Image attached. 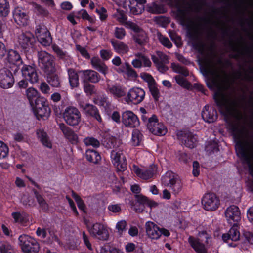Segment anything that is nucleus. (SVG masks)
<instances>
[{"label": "nucleus", "instance_id": "nucleus-1", "mask_svg": "<svg viewBox=\"0 0 253 253\" xmlns=\"http://www.w3.org/2000/svg\"><path fill=\"white\" fill-rule=\"evenodd\" d=\"M162 184L171 190L173 194L177 195L181 192L183 183L180 177L172 171H167L162 177Z\"/></svg>", "mask_w": 253, "mask_h": 253}, {"label": "nucleus", "instance_id": "nucleus-2", "mask_svg": "<svg viewBox=\"0 0 253 253\" xmlns=\"http://www.w3.org/2000/svg\"><path fill=\"white\" fill-rule=\"evenodd\" d=\"M147 236L152 240L159 239L162 235L169 237L170 235L169 230L164 228H160L152 221H147L145 224Z\"/></svg>", "mask_w": 253, "mask_h": 253}, {"label": "nucleus", "instance_id": "nucleus-3", "mask_svg": "<svg viewBox=\"0 0 253 253\" xmlns=\"http://www.w3.org/2000/svg\"><path fill=\"white\" fill-rule=\"evenodd\" d=\"M87 227L90 234L99 240H107L109 237L108 227L104 224L89 223L87 225Z\"/></svg>", "mask_w": 253, "mask_h": 253}, {"label": "nucleus", "instance_id": "nucleus-4", "mask_svg": "<svg viewBox=\"0 0 253 253\" xmlns=\"http://www.w3.org/2000/svg\"><path fill=\"white\" fill-rule=\"evenodd\" d=\"M198 237L199 238L197 239L190 236L188 238V242L190 246L197 253H206L207 249L205 245L200 242V240H203L205 239L206 242L208 243V239L210 237L209 232H200Z\"/></svg>", "mask_w": 253, "mask_h": 253}, {"label": "nucleus", "instance_id": "nucleus-5", "mask_svg": "<svg viewBox=\"0 0 253 253\" xmlns=\"http://www.w3.org/2000/svg\"><path fill=\"white\" fill-rule=\"evenodd\" d=\"M19 241L24 253H35L39 250V246L36 241L28 235H21L19 237Z\"/></svg>", "mask_w": 253, "mask_h": 253}, {"label": "nucleus", "instance_id": "nucleus-6", "mask_svg": "<svg viewBox=\"0 0 253 253\" xmlns=\"http://www.w3.org/2000/svg\"><path fill=\"white\" fill-rule=\"evenodd\" d=\"M111 160L118 170L124 171L126 169V160L122 149L115 148L111 152Z\"/></svg>", "mask_w": 253, "mask_h": 253}, {"label": "nucleus", "instance_id": "nucleus-7", "mask_svg": "<svg viewBox=\"0 0 253 253\" xmlns=\"http://www.w3.org/2000/svg\"><path fill=\"white\" fill-rule=\"evenodd\" d=\"M145 92L144 90L138 87L130 88L126 94L125 100L127 104H138L144 99Z\"/></svg>", "mask_w": 253, "mask_h": 253}, {"label": "nucleus", "instance_id": "nucleus-8", "mask_svg": "<svg viewBox=\"0 0 253 253\" xmlns=\"http://www.w3.org/2000/svg\"><path fill=\"white\" fill-rule=\"evenodd\" d=\"M38 62L39 65L46 72H53L55 71L54 58L44 51L38 52Z\"/></svg>", "mask_w": 253, "mask_h": 253}, {"label": "nucleus", "instance_id": "nucleus-9", "mask_svg": "<svg viewBox=\"0 0 253 253\" xmlns=\"http://www.w3.org/2000/svg\"><path fill=\"white\" fill-rule=\"evenodd\" d=\"M63 115L65 121L70 126H77L81 121V113L75 107L69 106L66 108Z\"/></svg>", "mask_w": 253, "mask_h": 253}, {"label": "nucleus", "instance_id": "nucleus-10", "mask_svg": "<svg viewBox=\"0 0 253 253\" xmlns=\"http://www.w3.org/2000/svg\"><path fill=\"white\" fill-rule=\"evenodd\" d=\"M201 203L204 209L208 211H213L217 209L220 205L219 198L214 193L205 194L202 199Z\"/></svg>", "mask_w": 253, "mask_h": 253}, {"label": "nucleus", "instance_id": "nucleus-11", "mask_svg": "<svg viewBox=\"0 0 253 253\" xmlns=\"http://www.w3.org/2000/svg\"><path fill=\"white\" fill-rule=\"evenodd\" d=\"M146 2V0H125L122 6L126 11L129 10L132 13L137 15L143 11Z\"/></svg>", "mask_w": 253, "mask_h": 253}, {"label": "nucleus", "instance_id": "nucleus-12", "mask_svg": "<svg viewBox=\"0 0 253 253\" xmlns=\"http://www.w3.org/2000/svg\"><path fill=\"white\" fill-rule=\"evenodd\" d=\"M35 113L37 117L40 118H47L50 113L47 100L44 97H40L36 102Z\"/></svg>", "mask_w": 253, "mask_h": 253}, {"label": "nucleus", "instance_id": "nucleus-13", "mask_svg": "<svg viewBox=\"0 0 253 253\" xmlns=\"http://www.w3.org/2000/svg\"><path fill=\"white\" fill-rule=\"evenodd\" d=\"M147 127L153 134L157 135H164L166 134L167 129L162 123L159 122L157 117L152 115L149 118Z\"/></svg>", "mask_w": 253, "mask_h": 253}, {"label": "nucleus", "instance_id": "nucleus-14", "mask_svg": "<svg viewBox=\"0 0 253 253\" xmlns=\"http://www.w3.org/2000/svg\"><path fill=\"white\" fill-rule=\"evenodd\" d=\"M21 70L22 75L26 80L28 81L32 84L38 82L39 76L35 67L28 65H24Z\"/></svg>", "mask_w": 253, "mask_h": 253}, {"label": "nucleus", "instance_id": "nucleus-15", "mask_svg": "<svg viewBox=\"0 0 253 253\" xmlns=\"http://www.w3.org/2000/svg\"><path fill=\"white\" fill-rule=\"evenodd\" d=\"M225 217L229 223L236 225L241 219V213L238 207L232 205L225 212Z\"/></svg>", "mask_w": 253, "mask_h": 253}, {"label": "nucleus", "instance_id": "nucleus-16", "mask_svg": "<svg viewBox=\"0 0 253 253\" xmlns=\"http://www.w3.org/2000/svg\"><path fill=\"white\" fill-rule=\"evenodd\" d=\"M122 122L126 126L135 127L139 125L137 116L131 111H126L122 114Z\"/></svg>", "mask_w": 253, "mask_h": 253}, {"label": "nucleus", "instance_id": "nucleus-17", "mask_svg": "<svg viewBox=\"0 0 253 253\" xmlns=\"http://www.w3.org/2000/svg\"><path fill=\"white\" fill-rule=\"evenodd\" d=\"M14 83V80L12 73L8 70L0 71V86L3 88L11 87Z\"/></svg>", "mask_w": 253, "mask_h": 253}, {"label": "nucleus", "instance_id": "nucleus-18", "mask_svg": "<svg viewBox=\"0 0 253 253\" xmlns=\"http://www.w3.org/2000/svg\"><path fill=\"white\" fill-rule=\"evenodd\" d=\"M131 169L133 172L143 179H148L151 178L157 170V167L155 165L151 166L148 169H142L137 166L133 165Z\"/></svg>", "mask_w": 253, "mask_h": 253}, {"label": "nucleus", "instance_id": "nucleus-19", "mask_svg": "<svg viewBox=\"0 0 253 253\" xmlns=\"http://www.w3.org/2000/svg\"><path fill=\"white\" fill-rule=\"evenodd\" d=\"M157 57L152 56V59L153 62L160 71L164 72L167 71L168 68L164 64L168 62L167 56L160 51L157 52Z\"/></svg>", "mask_w": 253, "mask_h": 253}, {"label": "nucleus", "instance_id": "nucleus-20", "mask_svg": "<svg viewBox=\"0 0 253 253\" xmlns=\"http://www.w3.org/2000/svg\"><path fill=\"white\" fill-rule=\"evenodd\" d=\"M13 18L15 22L20 26L26 25L28 23V15L24 10L19 7L14 10Z\"/></svg>", "mask_w": 253, "mask_h": 253}, {"label": "nucleus", "instance_id": "nucleus-21", "mask_svg": "<svg viewBox=\"0 0 253 253\" xmlns=\"http://www.w3.org/2000/svg\"><path fill=\"white\" fill-rule=\"evenodd\" d=\"M34 35L30 32H26L19 37V44L23 48H27L31 46L35 42Z\"/></svg>", "mask_w": 253, "mask_h": 253}, {"label": "nucleus", "instance_id": "nucleus-22", "mask_svg": "<svg viewBox=\"0 0 253 253\" xmlns=\"http://www.w3.org/2000/svg\"><path fill=\"white\" fill-rule=\"evenodd\" d=\"M106 91L115 98H120L124 96L126 94V88L120 85H110L107 84Z\"/></svg>", "mask_w": 253, "mask_h": 253}, {"label": "nucleus", "instance_id": "nucleus-23", "mask_svg": "<svg viewBox=\"0 0 253 253\" xmlns=\"http://www.w3.org/2000/svg\"><path fill=\"white\" fill-rule=\"evenodd\" d=\"M80 107L87 115L93 117L98 122H101V116L98 114V110L95 107L90 104H80Z\"/></svg>", "mask_w": 253, "mask_h": 253}, {"label": "nucleus", "instance_id": "nucleus-24", "mask_svg": "<svg viewBox=\"0 0 253 253\" xmlns=\"http://www.w3.org/2000/svg\"><path fill=\"white\" fill-rule=\"evenodd\" d=\"M59 128L63 133L65 137L72 143H77L78 141V135L64 124H59Z\"/></svg>", "mask_w": 253, "mask_h": 253}, {"label": "nucleus", "instance_id": "nucleus-25", "mask_svg": "<svg viewBox=\"0 0 253 253\" xmlns=\"http://www.w3.org/2000/svg\"><path fill=\"white\" fill-rule=\"evenodd\" d=\"M137 58L132 61V64L134 67L136 68H141L142 66L150 67L151 62L149 58L141 54H136Z\"/></svg>", "mask_w": 253, "mask_h": 253}, {"label": "nucleus", "instance_id": "nucleus-26", "mask_svg": "<svg viewBox=\"0 0 253 253\" xmlns=\"http://www.w3.org/2000/svg\"><path fill=\"white\" fill-rule=\"evenodd\" d=\"M25 95L31 106H34L36 104L39 98L42 97L40 96L38 91L33 87H29L26 90Z\"/></svg>", "mask_w": 253, "mask_h": 253}, {"label": "nucleus", "instance_id": "nucleus-27", "mask_svg": "<svg viewBox=\"0 0 253 253\" xmlns=\"http://www.w3.org/2000/svg\"><path fill=\"white\" fill-rule=\"evenodd\" d=\"M83 74V78L84 80L96 83L99 81V75L92 70H86L80 71Z\"/></svg>", "mask_w": 253, "mask_h": 253}, {"label": "nucleus", "instance_id": "nucleus-28", "mask_svg": "<svg viewBox=\"0 0 253 253\" xmlns=\"http://www.w3.org/2000/svg\"><path fill=\"white\" fill-rule=\"evenodd\" d=\"M7 59L10 63L16 65L17 66L22 64V61L19 53L12 49L8 51Z\"/></svg>", "mask_w": 253, "mask_h": 253}, {"label": "nucleus", "instance_id": "nucleus-29", "mask_svg": "<svg viewBox=\"0 0 253 253\" xmlns=\"http://www.w3.org/2000/svg\"><path fill=\"white\" fill-rule=\"evenodd\" d=\"M215 99L218 105L225 107L226 108H228L229 102H233L228 96L218 93L216 94Z\"/></svg>", "mask_w": 253, "mask_h": 253}, {"label": "nucleus", "instance_id": "nucleus-30", "mask_svg": "<svg viewBox=\"0 0 253 253\" xmlns=\"http://www.w3.org/2000/svg\"><path fill=\"white\" fill-rule=\"evenodd\" d=\"M239 232L238 231L237 227L234 225L230 229L228 234L222 235L223 240L225 241H227L229 239L236 241L239 239Z\"/></svg>", "mask_w": 253, "mask_h": 253}, {"label": "nucleus", "instance_id": "nucleus-31", "mask_svg": "<svg viewBox=\"0 0 253 253\" xmlns=\"http://www.w3.org/2000/svg\"><path fill=\"white\" fill-rule=\"evenodd\" d=\"M114 50L120 54L126 53L128 51V46L121 41H111Z\"/></svg>", "mask_w": 253, "mask_h": 253}, {"label": "nucleus", "instance_id": "nucleus-32", "mask_svg": "<svg viewBox=\"0 0 253 253\" xmlns=\"http://www.w3.org/2000/svg\"><path fill=\"white\" fill-rule=\"evenodd\" d=\"M68 72L71 87L72 88L78 87L79 85V80L78 74L72 69H69Z\"/></svg>", "mask_w": 253, "mask_h": 253}, {"label": "nucleus", "instance_id": "nucleus-33", "mask_svg": "<svg viewBox=\"0 0 253 253\" xmlns=\"http://www.w3.org/2000/svg\"><path fill=\"white\" fill-rule=\"evenodd\" d=\"M85 156L86 159L93 163L96 164L101 160V156L99 153L91 149H88L86 151Z\"/></svg>", "mask_w": 253, "mask_h": 253}, {"label": "nucleus", "instance_id": "nucleus-34", "mask_svg": "<svg viewBox=\"0 0 253 253\" xmlns=\"http://www.w3.org/2000/svg\"><path fill=\"white\" fill-rule=\"evenodd\" d=\"M212 76V82L213 84L218 88L222 89L224 87V80L218 73L212 72L209 73Z\"/></svg>", "mask_w": 253, "mask_h": 253}, {"label": "nucleus", "instance_id": "nucleus-35", "mask_svg": "<svg viewBox=\"0 0 253 253\" xmlns=\"http://www.w3.org/2000/svg\"><path fill=\"white\" fill-rule=\"evenodd\" d=\"M202 116L203 119L209 123L213 122L216 119L215 111L212 109L209 110L205 108L202 111Z\"/></svg>", "mask_w": 253, "mask_h": 253}, {"label": "nucleus", "instance_id": "nucleus-36", "mask_svg": "<svg viewBox=\"0 0 253 253\" xmlns=\"http://www.w3.org/2000/svg\"><path fill=\"white\" fill-rule=\"evenodd\" d=\"M37 134L38 137L40 139L41 141L42 144L49 148H51L52 144L51 141L49 140L47 137L46 133L41 129L38 130L37 131Z\"/></svg>", "mask_w": 253, "mask_h": 253}, {"label": "nucleus", "instance_id": "nucleus-37", "mask_svg": "<svg viewBox=\"0 0 253 253\" xmlns=\"http://www.w3.org/2000/svg\"><path fill=\"white\" fill-rule=\"evenodd\" d=\"M143 136L140 131L137 129H134L132 133L131 143L132 145L136 146L140 145Z\"/></svg>", "mask_w": 253, "mask_h": 253}, {"label": "nucleus", "instance_id": "nucleus-38", "mask_svg": "<svg viewBox=\"0 0 253 253\" xmlns=\"http://www.w3.org/2000/svg\"><path fill=\"white\" fill-rule=\"evenodd\" d=\"M9 11V4L7 0H0V16H6Z\"/></svg>", "mask_w": 253, "mask_h": 253}, {"label": "nucleus", "instance_id": "nucleus-39", "mask_svg": "<svg viewBox=\"0 0 253 253\" xmlns=\"http://www.w3.org/2000/svg\"><path fill=\"white\" fill-rule=\"evenodd\" d=\"M11 215L15 222L23 223L27 221V215L23 212H13Z\"/></svg>", "mask_w": 253, "mask_h": 253}, {"label": "nucleus", "instance_id": "nucleus-40", "mask_svg": "<svg viewBox=\"0 0 253 253\" xmlns=\"http://www.w3.org/2000/svg\"><path fill=\"white\" fill-rule=\"evenodd\" d=\"M38 39L39 42L45 46L49 45L52 42V38L49 32L43 35H40V38Z\"/></svg>", "mask_w": 253, "mask_h": 253}, {"label": "nucleus", "instance_id": "nucleus-41", "mask_svg": "<svg viewBox=\"0 0 253 253\" xmlns=\"http://www.w3.org/2000/svg\"><path fill=\"white\" fill-rule=\"evenodd\" d=\"M47 73L48 74L47 79L48 83L53 87H58L60 84V82L56 74H50V72Z\"/></svg>", "mask_w": 253, "mask_h": 253}, {"label": "nucleus", "instance_id": "nucleus-42", "mask_svg": "<svg viewBox=\"0 0 253 253\" xmlns=\"http://www.w3.org/2000/svg\"><path fill=\"white\" fill-rule=\"evenodd\" d=\"M113 17L122 24L125 23L127 19L126 14L120 10H117L116 12L113 15Z\"/></svg>", "mask_w": 253, "mask_h": 253}, {"label": "nucleus", "instance_id": "nucleus-43", "mask_svg": "<svg viewBox=\"0 0 253 253\" xmlns=\"http://www.w3.org/2000/svg\"><path fill=\"white\" fill-rule=\"evenodd\" d=\"M84 142L86 146H92L93 147H98L100 146L99 141L92 137L85 138Z\"/></svg>", "mask_w": 253, "mask_h": 253}, {"label": "nucleus", "instance_id": "nucleus-44", "mask_svg": "<svg viewBox=\"0 0 253 253\" xmlns=\"http://www.w3.org/2000/svg\"><path fill=\"white\" fill-rule=\"evenodd\" d=\"M52 48L55 53L60 58L67 60L69 58V56L68 55L67 53L63 51L58 46L54 45L52 46Z\"/></svg>", "mask_w": 253, "mask_h": 253}, {"label": "nucleus", "instance_id": "nucleus-45", "mask_svg": "<svg viewBox=\"0 0 253 253\" xmlns=\"http://www.w3.org/2000/svg\"><path fill=\"white\" fill-rule=\"evenodd\" d=\"M150 91L155 100H158L160 93L155 82L148 85Z\"/></svg>", "mask_w": 253, "mask_h": 253}, {"label": "nucleus", "instance_id": "nucleus-46", "mask_svg": "<svg viewBox=\"0 0 253 253\" xmlns=\"http://www.w3.org/2000/svg\"><path fill=\"white\" fill-rule=\"evenodd\" d=\"M171 67L173 71L177 73L181 74L184 76H187L189 75L188 72L186 69L182 67L178 64L172 63L171 64Z\"/></svg>", "mask_w": 253, "mask_h": 253}, {"label": "nucleus", "instance_id": "nucleus-47", "mask_svg": "<svg viewBox=\"0 0 253 253\" xmlns=\"http://www.w3.org/2000/svg\"><path fill=\"white\" fill-rule=\"evenodd\" d=\"M8 152L9 148L7 145L0 140V159L5 158Z\"/></svg>", "mask_w": 253, "mask_h": 253}, {"label": "nucleus", "instance_id": "nucleus-48", "mask_svg": "<svg viewBox=\"0 0 253 253\" xmlns=\"http://www.w3.org/2000/svg\"><path fill=\"white\" fill-rule=\"evenodd\" d=\"M125 66L126 68L125 73L129 78L134 79L137 77L136 72L131 68L128 63H126Z\"/></svg>", "mask_w": 253, "mask_h": 253}, {"label": "nucleus", "instance_id": "nucleus-49", "mask_svg": "<svg viewBox=\"0 0 253 253\" xmlns=\"http://www.w3.org/2000/svg\"><path fill=\"white\" fill-rule=\"evenodd\" d=\"M72 196L73 198L75 199L76 201L78 208L83 211H84L85 210V205L83 201V200L81 199V198L80 197L79 195H78L76 193H75L74 191L72 192Z\"/></svg>", "mask_w": 253, "mask_h": 253}, {"label": "nucleus", "instance_id": "nucleus-50", "mask_svg": "<svg viewBox=\"0 0 253 253\" xmlns=\"http://www.w3.org/2000/svg\"><path fill=\"white\" fill-rule=\"evenodd\" d=\"M84 92L87 95H92L96 93V90L94 86L89 84L88 83H85L84 85Z\"/></svg>", "mask_w": 253, "mask_h": 253}, {"label": "nucleus", "instance_id": "nucleus-51", "mask_svg": "<svg viewBox=\"0 0 253 253\" xmlns=\"http://www.w3.org/2000/svg\"><path fill=\"white\" fill-rule=\"evenodd\" d=\"M126 222L124 220H121L117 223L116 228L119 234H122L126 230Z\"/></svg>", "mask_w": 253, "mask_h": 253}, {"label": "nucleus", "instance_id": "nucleus-52", "mask_svg": "<svg viewBox=\"0 0 253 253\" xmlns=\"http://www.w3.org/2000/svg\"><path fill=\"white\" fill-rule=\"evenodd\" d=\"M175 80L176 83L181 86L183 87H188L189 86V83L186 80L180 75H177L175 77Z\"/></svg>", "mask_w": 253, "mask_h": 253}, {"label": "nucleus", "instance_id": "nucleus-53", "mask_svg": "<svg viewBox=\"0 0 253 253\" xmlns=\"http://www.w3.org/2000/svg\"><path fill=\"white\" fill-rule=\"evenodd\" d=\"M49 32L48 29L44 26H38L35 31V34L37 38H40V35H43Z\"/></svg>", "mask_w": 253, "mask_h": 253}, {"label": "nucleus", "instance_id": "nucleus-54", "mask_svg": "<svg viewBox=\"0 0 253 253\" xmlns=\"http://www.w3.org/2000/svg\"><path fill=\"white\" fill-rule=\"evenodd\" d=\"M196 142V138L194 136H189L186 140H185V145L192 148L195 147Z\"/></svg>", "mask_w": 253, "mask_h": 253}, {"label": "nucleus", "instance_id": "nucleus-55", "mask_svg": "<svg viewBox=\"0 0 253 253\" xmlns=\"http://www.w3.org/2000/svg\"><path fill=\"white\" fill-rule=\"evenodd\" d=\"M96 12L99 15V18L102 21L105 20L107 17V10L104 7L96 9Z\"/></svg>", "mask_w": 253, "mask_h": 253}, {"label": "nucleus", "instance_id": "nucleus-56", "mask_svg": "<svg viewBox=\"0 0 253 253\" xmlns=\"http://www.w3.org/2000/svg\"><path fill=\"white\" fill-rule=\"evenodd\" d=\"M140 77L144 81L147 82L148 85L155 82L153 78L146 73H141Z\"/></svg>", "mask_w": 253, "mask_h": 253}, {"label": "nucleus", "instance_id": "nucleus-57", "mask_svg": "<svg viewBox=\"0 0 253 253\" xmlns=\"http://www.w3.org/2000/svg\"><path fill=\"white\" fill-rule=\"evenodd\" d=\"M101 58L104 60H108L112 56V53L109 50L102 49L100 51Z\"/></svg>", "mask_w": 253, "mask_h": 253}, {"label": "nucleus", "instance_id": "nucleus-58", "mask_svg": "<svg viewBox=\"0 0 253 253\" xmlns=\"http://www.w3.org/2000/svg\"><path fill=\"white\" fill-rule=\"evenodd\" d=\"M108 209L113 213H118L121 211V206L118 204H111L108 206Z\"/></svg>", "mask_w": 253, "mask_h": 253}, {"label": "nucleus", "instance_id": "nucleus-59", "mask_svg": "<svg viewBox=\"0 0 253 253\" xmlns=\"http://www.w3.org/2000/svg\"><path fill=\"white\" fill-rule=\"evenodd\" d=\"M126 35L125 30L122 28L116 27L115 30V37L120 39H123Z\"/></svg>", "mask_w": 253, "mask_h": 253}, {"label": "nucleus", "instance_id": "nucleus-60", "mask_svg": "<svg viewBox=\"0 0 253 253\" xmlns=\"http://www.w3.org/2000/svg\"><path fill=\"white\" fill-rule=\"evenodd\" d=\"M39 89L41 92L43 94H49L50 91V87L45 82H42L41 83Z\"/></svg>", "mask_w": 253, "mask_h": 253}, {"label": "nucleus", "instance_id": "nucleus-61", "mask_svg": "<svg viewBox=\"0 0 253 253\" xmlns=\"http://www.w3.org/2000/svg\"><path fill=\"white\" fill-rule=\"evenodd\" d=\"M159 40L161 43L165 46L169 48L172 46V44L168 38L160 36Z\"/></svg>", "mask_w": 253, "mask_h": 253}, {"label": "nucleus", "instance_id": "nucleus-62", "mask_svg": "<svg viewBox=\"0 0 253 253\" xmlns=\"http://www.w3.org/2000/svg\"><path fill=\"white\" fill-rule=\"evenodd\" d=\"M0 253H12L11 247L9 245L2 244L0 246Z\"/></svg>", "mask_w": 253, "mask_h": 253}, {"label": "nucleus", "instance_id": "nucleus-63", "mask_svg": "<svg viewBox=\"0 0 253 253\" xmlns=\"http://www.w3.org/2000/svg\"><path fill=\"white\" fill-rule=\"evenodd\" d=\"M102 63L103 62L98 57H93L91 59V65L94 69L100 66Z\"/></svg>", "mask_w": 253, "mask_h": 253}, {"label": "nucleus", "instance_id": "nucleus-64", "mask_svg": "<svg viewBox=\"0 0 253 253\" xmlns=\"http://www.w3.org/2000/svg\"><path fill=\"white\" fill-rule=\"evenodd\" d=\"M95 69L97 70L104 75H106L108 72V67L104 63H102Z\"/></svg>", "mask_w": 253, "mask_h": 253}]
</instances>
